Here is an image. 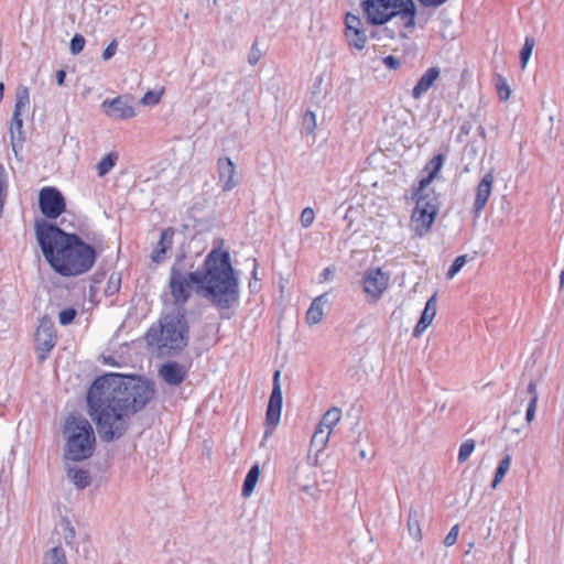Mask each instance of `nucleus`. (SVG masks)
<instances>
[{
  "instance_id": "35",
  "label": "nucleus",
  "mask_w": 564,
  "mask_h": 564,
  "mask_svg": "<svg viewBox=\"0 0 564 564\" xmlns=\"http://www.w3.org/2000/svg\"><path fill=\"white\" fill-rule=\"evenodd\" d=\"M219 176H234L235 166L230 159L224 158L218 161Z\"/></svg>"
},
{
  "instance_id": "10",
  "label": "nucleus",
  "mask_w": 564,
  "mask_h": 564,
  "mask_svg": "<svg viewBox=\"0 0 564 564\" xmlns=\"http://www.w3.org/2000/svg\"><path fill=\"white\" fill-rule=\"evenodd\" d=\"M36 354L40 362H43L56 344L54 324L43 317L35 333Z\"/></svg>"
},
{
  "instance_id": "40",
  "label": "nucleus",
  "mask_w": 564,
  "mask_h": 564,
  "mask_svg": "<svg viewBox=\"0 0 564 564\" xmlns=\"http://www.w3.org/2000/svg\"><path fill=\"white\" fill-rule=\"evenodd\" d=\"M346 31L361 30L362 22L360 18L351 13H347L345 18Z\"/></svg>"
},
{
  "instance_id": "42",
  "label": "nucleus",
  "mask_w": 564,
  "mask_h": 564,
  "mask_svg": "<svg viewBox=\"0 0 564 564\" xmlns=\"http://www.w3.org/2000/svg\"><path fill=\"white\" fill-rule=\"evenodd\" d=\"M259 475H260L259 465L254 464L249 469V496L252 494V491H253V489L256 487V484L258 481Z\"/></svg>"
},
{
  "instance_id": "17",
  "label": "nucleus",
  "mask_w": 564,
  "mask_h": 564,
  "mask_svg": "<svg viewBox=\"0 0 564 564\" xmlns=\"http://www.w3.org/2000/svg\"><path fill=\"white\" fill-rule=\"evenodd\" d=\"M159 375L167 384L178 386L185 380L187 369L176 361H169L160 367Z\"/></svg>"
},
{
  "instance_id": "2",
  "label": "nucleus",
  "mask_w": 564,
  "mask_h": 564,
  "mask_svg": "<svg viewBox=\"0 0 564 564\" xmlns=\"http://www.w3.org/2000/svg\"><path fill=\"white\" fill-rule=\"evenodd\" d=\"M35 235L45 260L58 274L76 276L94 267L96 250L77 234L66 232L57 225L42 221L36 223Z\"/></svg>"
},
{
  "instance_id": "19",
  "label": "nucleus",
  "mask_w": 564,
  "mask_h": 564,
  "mask_svg": "<svg viewBox=\"0 0 564 564\" xmlns=\"http://www.w3.org/2000/svg\"><path fill=\"white\" fill-rule=\"evenodd\" d=\"M440 76V70L436 67L429 68L419 79L417 84L412 89V97L420 99L435 83Z\"/></svg>"
},
{
  "instance_id": "25",
  "label": "nucleus",
  "mask_w": 564,
  "mask_h": 564,
  "mask_svg": "<svg viewBox=\"0 0 564 564\" xmlns=\"http://www.w3.org/2000/svg\"><path fill=\"white\" fill-rule=\"evenodd\" d=\"M43 564H67L65 551L61 546H55L45 552Z\"/></svg>"
},
{
  "instance_id": "9",
  "label": "nucleus",
  "mask_w": 564,
  "mask_h": 564,
  "mask_svg": "<svg viewBox=\"0 0 564 564\" xmlns=\"http://www.w3.org/2000/svg\"><path fill=\"white\" fill-rule=\"evenodd\" d=\"M389 275L379 268L368 269L364 274V291L370 302H377L389 285Z\"/></svg>"
},
{
  "instance_id": "53",
  "label": "nucleus",
  "mask_w": 564,
  "mask_h": 564,
  "mask_svg": "<svg viewBox=\"0 0 564 564\" xmlns=\"http://www.w3.org/2000/svg\"><path fill=\"white\" fill-rule=\"evenodd\" d=\"M424 7H440L447 0H419Z\"/></svg>"
},
{
  "instance_id": "7",
  "label": "nucleus",
  "mask_w": 564,
  "mask_h": 564,
  "mask_svg": "<svg viewBox=\"0 0 564 564\" xmlns=\"http://www.w3.org/2000/svg\"><path fill=\"white\" fill-rule=\"evenodd\" d=\"M15 104L12 113L11 124H10V135L12 143L15 141L23 140V119L22 111L25 110L30 105V94L29 88L25 86H19L15 90Z\"/></svg>"
},
{
  "instance_id": "26",
  "label": "nucleus",
  "mask_w": 564,
  "mask_h": 564,
  "mask_svg": "<svg viewBox=\"0 0 564 564\" xmlns=\"http://www.w3.org/2000/svg\"><path fill=\"white\" fill-rule=\"evenodd\" d=\"M511 463V456L509 454L505 455L503 458L499 462V465L496 469L495 477L491 484L492 488H496L506 476Z\"/></svg>"
},
{
  "instance_id": "6",
  "label": "nucleus",
  "mask_w": 564,
  "mask_h": 564,
  "mask_svg": "<svg viewBox=\"0 0 564 564\" xmlns=\"http://www.w3.org/2000/svg\"><path fill=\"white\" fill-rule=\"evenodd\" d=\"M199 271L183 272L176 265L170 270L169 288L173 297V310H185L184 305L189 300L193 289L200 294L199 291Z\"/></svg>"
},
{
  "instance_id": "60",
  "label": "nucleus",
  "mask_w": 564,
  "mask_h": 564,
  "mask_svg": "<svg viewBox=\"0 0 564 564\" xmlns=\"http://www.w3.org/2000/svg\"><path fill=\"white\" fill-rule=\"evenodd\" d=\"M560 284L561 286L564 285V271L561 272V275H560Z\"/></svg>"
},
{
  "instance_id": "55",
  "label": "nucleus",
  "mask_w": 564,
  "mask_h": 564,
  "mask_svg": "<svg viewBox=\"0 0 564 564\" xmlns=\"http://www.w3.org/2000/svg\"><path fill=\"white\" fill-rule=\"evenodd\" d=\"M65 77H66L65 70L59 69L56 72V82L59 86H62L64 84Z\"/></svg>"
},
{
  "instance_id": "21",
  "label": "nucleus",
  "mask_w": 564,
  "mask_h": 564,
  "mask_svg": "<svg viewBox=\"0 0 564 564\" xmlns=\"http://www.w3.org/2000/svg\"><path fill=\"white\" fill-rule=\"evenodd\" d=\"M325 302V295L317 296L311 303L306 312V322L310 325L318 324L323 319V303Z\"/></svg>"
},
{
  "instance_id": "28",
  "label": "nucleus",
  "mask_w": 564,
  "mask_h": 564,
  "mask_svg": "<svg viewBox=\"0 0 564 564\" xmlns=\"http://www.w3.org/2000/svg\"><path fill=\"white\" fill-rule=\"evenodd\" d=\"M329 436L330 432L317 426L312 436L311 444L316 447L317 451H322L326 446Z\"/></svg>"
},
{
  "instance_id": "23",
  "label": "nucleus",
  "mask_w": 564,
  "mask_h": 564,
  "mask_svg": "<svg viewBox=\"0 0 564 564\" xmlns=\"http://www.w3.org/2000/svg\"><path fill=\"white\" fill-rule=\"evenodd\" d=\"M340 419L341 410L337 406H332L324 413L317 426L332 433L333 427L340 421Z\"/></svg>"
},
{
  "instance_id": "61",
  "label": "nucleus",
  "mask_w": 564,
  "mask_h": 564,
  "mask_svg": "<svg viewBox=\"0 0 564 564\" xmlns=\"http://www.w3.org/2000/svg\"><path fill=\"white\" fill-rule=\"evenodd\" d=\"M359 456H360L361 458H366V457H367V454H366V452H365L364 449H361V451L359 452Z\"/></svg>"
},
{
  "instance_id": "14",
  "label": "nucleus",
  "mask_w": 564,
  "mask_h": 564,
  "mask_svg": "<svg viewBox=\"0 0 564 564\" xmlns=\"http://www.w3.org/2000/svg\"><path fill=\"white\" fill-rule=\"evenodd\" d=\"M383 9H389L391 19L400 15L406 19L405 26L413 28L415 24L416 6L413 0H384Z\"/></svg>"
},
{
  "instance_id": "12",
  "label": "nucleus",
  "mask_w": 564,
  "mask_h": 564,
  "mask_svg": "<svg viewBox=\"0 0 564 564\" xmlns=\"http://www.w3.org/2000/svg\"><path fill=\"white\" fill-rule=\"evenodd\" d=\"M101 109L106 116L116 120H126L135 116L134 108L130 104L129 96H118L113 99H105Z\"/></svg>"
},
{
  "instance_id": "47",
  "label": "nucleus",
  "mask_w": 564,
  "mask_h": 564,
  "mask_svg": "<svg viewBox=\"0 0 564 564\" xmlns=\"http://www.w3.org/2000/svg\"><path fill=\"white\" fill-rule=\"evenodd\" d=\"M262 56V52L258 47V43L254 42L249 53V64H257Z\"/></svg>"
},
{
  "instance_id": "50",
  "label": "nucleus",
  "mask_w": 564,
  "mask_h": 564,
  "mask_svg": "<svg viewBox=\"0 0 564 564\" xmlns=\"http://www.w3.org/2000/svg\"><path fill=\"white\" fill-rule=\"evenodd\" d=\"M536 404L538 403H534V400H530L529 401V404H528V408H527V413H525V420H527L528 423H531L534 420Z\"/></svg>"
},
{
  "instance_id": "31",
  "label": "nucleus",
  "mask_w": 564,
  "mask_h": 564,
  "mask_svg": "<svg viewBox=\"0 0 564 564\" xmlns=\"http://www.w3.org/2000/svg\"><path fill=\"white\" fill-rule=\"evenodd\" d=\"M534 45H535L534 39L525 37L524 44L520 52V63H521L522 68H524L527 66L528 61L532 54Z\"/></svg>"
},
{
  "instance_id": "33",
  "label": "nucleus",
  "mask_w": 564,
  "mask_h": 564,
  "mask_svg": "<svg viewBox=\"0 0 564 564\" xmlns=\"http://www.w3.org/2000/svg\"><path fill=\"white\" fill-rule=\"evenodd\" d=\"M474 449H475V441L474 440L465 441L459 447L458 457H457L458 463L459 464L465 463L469 458V456L471 455Z\"/></svg>"
},
{
  "instance_id": "24",
  "label": "nucleus",
  "mask_w": 564,
  "mask_h": 564,
  "mask_svg": "<svg viewBox=\"0 0 564 564\" xmlns=\"http://www.w3.org/2000/svg\"><path fill=\"white\" fill-rule=\"evenodd\" d=\"M348 45L350 47H354L358 51H361L366 46L367 36L365 34V31L361 30H354V31H346L345 32Z\"/></svg>"
},
{
  "instance_id": "11",
  "label": "nucleus",
  "mask_w": 564,
  "mask_h": 564,
  "mask_svg": "<svg viewBox=\"0 0 564 564\" xmlns=\"http://www.w3.org/2000/svg\"><path fill=\"white\" fill-rule=\"evenodd\" d=\"M279 378H280V371L278 370L274 372V376H273V389H272L271 395L269 398L268 408H267L265 435H269L271 433V431H269V427H271V429L276 427V425L280 422V417H281L283 395H282V390H281Z\"/></svg>"
},
{
  "instance_id": "29",
  "label": "nucleus",
  "mask_w": 564,
  "mask_h": 564,
  "mask_svg": "<svg viewBox=\"0 0 564 564\" xmlns=\"http://www.w3.org/2000/svg\"><path fill=\"white\" fill-rule=\"evenodd\" d=\"M118 153L116 152H111L109 154H107L98 164H97V170H98V174L99 176H104L106 175L107 173L110 172V170L116 165L117 161H118Z\"/></svg>"
},
{
  "instance_id": "4",
  "label": "nucleus",
  "mask_w": 564,
  "mask_h": 564,
  "mask_svg": "<svg viewBox=\"0 0 564 564\" xmlns=\"http://www.w3.org/2000/svg\"><path fill=\"white\" fill-rule=\"evenodd\" d=\"M145 339L159 356L169 357L183 350L188 343V325L185 310H173L163 315L159 325L151 326Z\"/></svg>"
},
{
  "instance_id": "22",
  "label": "nucleus",
  "mask_w": 564,
  "mask_h": 564,
  "mask_svg": "<svg viewBox=\"0 0 564 564\" xmlns=\"http://www.w3.org/2000/svg\"><path fill=\"white\" fill-rule=\"evenodd\" d=\"M67 477L78 489H84L90 485V476L88 470L68 467L67 468Z\"/></svg>"
},
{
  "instance_id": "41",
  "label": "nucleus",
  "mask_w": 564,
  "mask_h": 564,
  "mask_svg": "<svg viewBox=\"0 0 564 564\" xmlns=\"http://www.w3.org/2000/svg\"><path fill=\"white\" fill-rule=\"evenodd\" d=\"M314 218H315V214H314L313 208L306 207L301 213V217H300L301 225L304 228H308L313 224Z\"/></svg>"
},
{
  "instance_id": "48",
  "label": "nucleus",
  "mask_w": 564,
  "mask_h": 564,
  "mask_svg": "<svg viewBox=\"0 0 564 564\" xmlns=\"http://www.w3.org/2000/svg\"><path fill=\"white\" fill-rule=\"evenodd\" d=\"M383 64L390 69H398L401 65V62L395 56L388 55L383 57Z\"/></svg>"
},
{
  "instance_id": "51",
  "label": "nucleus",
  "mask_w": 564,
  "mask_h": 564,
  "mask_svg": "<svg viewBox=\"0 0 564 564\" xmlns=\"http://www.w3.org/2000/svg\"><path fill=\"white\" fill-rule=\"evenodd\" d=\"M527 392L530 394V400H534V403H538L539 393L536 389V384L533 380H531L527 387Z\"/></svg>"
},
{
  "instance_id": "56",
  "label": "nucleus",
  "mask_w": 564,
  "mask_h": 564,
  "mask_svg": "<svg viewBox=\"0 0 564 564\" xmlns=\"http://www.w3.org/2000/svg\"><path fill=\"white\" fill-rule=\"evenodd\" d=\"M237 185V183L234 181V178H228L226 184L224 185L223 189L224 191H230L231 188H234L235 186Z\"/></svg>"
},
{
  "instance_id": "52",
  "label": "nucleus",
  "mask_w": 564,
  "mask_h": 564,
  "mask_svg": "<svg viewBox=\"0 0 564 564\" xmlns=\"http://www.w3.org/2000/svg\"><path fill=\"white\" fill-rule=\"evenodd\" d=\"M165 252L166 250H164L163 248H155L151 256L152 261L156 263L161 262L163 260Z\"/></svg>"
},
{
  "instance_id": "39",
  "label": "nucleus",
  "mask_w": 564,
  "mask_h": 564,
  "mask_svg": "<svg viewBox=\"0 0 564 564\" xmlns=\"http://www.w3.org/2000/svg\"><path fill=\"white\" fill-rule=\"evenodd\" d=\"M76 310L73 307L64 308L58 314V321L62 325L70 324L76 317Z\"/></svg>"
},
{
  "instance_id": "59",
  "label": "nucleus",
  "mask_w": 564,
  "mask_h": 564,
  "mask_svg": "<svg viewBox=\"0 0 564 564\" xmlns=\"http://www.w3.org/2000/svg\"><path fill=\"white\" fill-rule=\"evenodd\" d=\"M478 130H479V134H480L482 138H486V131H485L484 127L479 126Z\"/></svg>"
},
{
  "instance_id": "16",
  "label": "nucleus",
  "mask_w": 564,
  "mask_h": 564,
  "mask_svg": "<svg viewBox=\"0 0 564 564\" xmlns=\"http://www.w3.org/2000/svg\"><path fill=\"white\" fill-rule=\"evenodd\" d=\"M437 214L435 209L426 212V209H413L411 216V228L419 237L425 236L432 228Z\"/></svg>"
},
{
  "instance_id": "37",
  "label": "nucleus",
  "mask_w": 564,
  "mask_h": 564,
  "mask_svg": "<svg viewBox=\"0 0 564 564\" xmlns=\"http://www.w3.org/2000/svg\"><path fill=\"white\" fill-rule=\"evenodd\" d=\"M173 230L171 228L164 229L161 232L160 241L158 243L159 248H163L164 250H167L172 247L173 243Z\"/></svg>"
},
{
  "instance_id": "57",
  "label": "nucleus",
  "mask_w": 564,
  "mask_h": 564,
  "mask_svg": "<svg viewBox=\"0 0 564 564\" xmlns=\"http://www.w3.org/2000/svg\"><path fill=\"white\" fill-rule=\"evenodd\" d=\"M247 491H248V488H247V476H246L243 481H242V485H241V495H242V497H247Z\"/></svg>"
},
{
  "instance_id": "13",
  "label": "nucleus",
  "mask_w": 564,
  "mask_h": 564,
  "mask_svg": "<svg viewBox=\"0 0 564 564\" xmlns=\"http://www.w3.org/2000/svg\"><path fill=\"white\" fill-rule=\"evenodd\" d=\"M434 178H421L419 188L414 193L416 199L414 209H426L431 212L435 209V214H438V198L431 188V183Z\"/></svg>"
},
{
  "instance_id": "49",
  "label": "nucleus",
  "mask_w": 564,
  "mask_h": 564,
  "mask_svg": "<svg viewBox=\"0 0 564 564\" xmlns=\"http://www.w3.org/2000/svg\"><path fill=\"white\" fill-rule=\"evenodd\" d=\"M117 52V41L113 40L111 43L105 48L102 53V58L105 61L110 59Z\"/></svg>"
},
{
  "instance_id": "58",
  "label": "nucleus",
  "mask_w": 564,
  "mask_h": 564,
  "mask_svg": "<svg viewBox=\"0 0 564 564\" xmlns=\"http://www.w3.org/2000/svg\"><path fill=\"white\" fill-rule=\"evenodd\" d=\"M3 94H4V84L3 83H0V101L2 100L3 98Z\"/></svg>"
},
{
  "instance_id": "36",
  "label": "nucleus",
  "mask_w": 564,
  "mask_h": 564,
  "mask_svg": "<svg viewBox=\"0 0 564 564\" xmlns=\"http://www.w3.org/2000/svg\"><path fill=\"white\" fill-rule=\"evenodd\" d=\"M466 261H467L466 254L458 256L453 261L452 265L449 267V269L446 273V278L449 280L453 279L460 271V269L465 265Z\"/></svg>"
},
{
  "instance_id": "32",
  "label": "nucleus",
  "mask_w": 564,
  "mask_h": 564,
  "mask_svg": "<svg viewBox=\"0 0 564 564\" xmlns=\"http://www.w3.org/2000/svg\"><path fill=\"white\" fill-rule=\"evenodd\" d=\"M496 89L501 101H507L511 95V89L502 76H498L496 80Z\"/></svg>"
},
{
  "instance_id": "18",
  "label": "nucleus",
  "mask_w": 564,
  "mask_h": 564,
  "mask_svg": "<svg viewBox=\"0 0 564 564\" xmlns=\"http://www.w3.org/2000/svg\"><path fill=\"white\" fill-rule=\"evenodd\" d=\"M437 296L433 294L426 302L421 317L413 329V337H420L426 328L432 324L436 314Z\"/></svg>"
},
{
  "instance_id": "62",
  "label": "nucleus",
  "mask_w": 564,
  "mask_h": 564,
  "mask_svg": "<svg viewBox=\"0 0 564 564\" xmlns=\"http://www.w3.org/2000/svg\"><path fill=\"white\" fill-rule=\"evenodd\" d=\"M69 536L73 539L75 536V531L73 528L69 529Z\"/></svg>"
},
{
  "instance_id": "54",
  "label": "nucleus",
  "mask_w": 564,
  "mask_h": 564,
  "mask_svg": "<svg viewBox=\"0 0 564 564\" xmlns=\"http://www.w3.org/2000/svg\"><path fill=\"white\" fill-rule=\"evenodd\" d=\"M473 128V124L468 121L463 122V124L459 128V135H468L470 130Z\"/></svg>"
},
{
  "instance_id": "15",
  "label": "nucleus",
  "mask_w": 564,
  "mask_h": 564,
  "mask_svg": "<svg viewBox=\"0 0 564 564\" xmlns=\"http://www.w3.org/2000/svg\"><path fill=\"white\" fill-rule=\"evenodd\" d=\"M381 4H386L384 0L362 1L361 7L368 23L372 25H381L391 20L390 10L383 9Z\"/></svg>"
},
{
  "instance_id": "8",
  "label": "nucleus",
  "mask_w": 564,
  "mask_h": 564,
  "mask_svg": "<svg viewBox=\"0 0 564 564\" xmlns=\"http://www.w3.org/2000/svg\"><path fill=\"white\" fill-rule=\"evenodd\" d=\"M39 206L42 214L48 219H56L65 208V199L55 187H44L39 195Z\"/></svg>"
},
{
  "instance_id": "38",
  "label": "nucleus",
  "mask_w": 564,
  "mask_h": 564,
  "mask_svg": "<svg viewBox=\"0 0 564 564\" xmlns=\"http://www.w3.org/2000/svg\"><path fill=\"white\" fill-rule=\"evenodd\" d=\"M85 37L82 34H75L73 39L70 40V52L73 55L79 54L85 46Z\"/></svg>"
},
{
  "instance_id": "34",
  "label": "nucleus",
  "mask_w": 564,
  "mask_h": 564,
  "mask_svg": "<svg viewBox=\"0 0 564 564\" xmlns=\"http://www.w3.org/2000/svg\"><path fill=\"white\" fill-rule=\"evenodd\" d=\"M303 128L307 134H313L317 128L316 116L307 110L303 116Z\"/></svg>"
},
{
  "instance_id": "27",
  "label": "nucleus",
  "mask_w": 564,
  "mask_h": 564,
  "mask_svg": "<svg viewBox=\"0 0 564 564\" xmlns=\"http://www.w3.org/2000/svg\"><path fill=\"white\" fill-rule=\"evenodd\" d=\"M408 531L412 538L420 540L422 532L420 528L419 514L415 510L411 509L408 517Z\"/></svg>"
},
{
  "instance_id": "30",
  "label": "nucleus",
  "mask_w": 564,
  "mask_h": 564,
  "mask_svg": "<svg viewBox=\"0 0 564 564\" xmlns=\"http://www.w3.org/2000/svg\"><path fill=\"white\" fill-rule=\"evenodd\" d=\"M445 161L444 154H437L433 159H431L425 167L424 172L426 173V176H437L438 172L441 171L443 164Z\"/></svg>"
},
{
  "instance_id": "46",
  "label": "nucleus",
  "mask_w": 564,
  "mask_h": 564,
  "mask_svg": "<svg viewBox=\"0 0 564 564\" xmlns=\"http://www.w3.org/2000/svg\"><path fill=\"white\" fill-rule=\"evenodd\" d=\"M258 264L257 262L254 261V267H253V270L251 272L252 274V279L254 280V283H251L249 282V292L253 293V292H258L260 290V278L258 276V269H257Z\"/></svg>"
},
{
  "instance_id": "43",
  "label": "nucleus",
  "mask_w": 564,
  "mask_h": 564,
  "mask_svg": "<svg viewBox=\"0 0 564 564\" xmlns=\"http://www.w3.org/2000/svg\"><path fill=\"white\" fill-rule=\"evenodd\" d=\"M121 278L119 274L112 273L108 281L107 293L115 294L119 291Z\"/></svg>"
},
{
  "instance_id": "5",
  "label": "nucleus",
  "mask_w": 564,
  "mask_h": 564,
  "mask_svg": "<svg viewBox=\"0 0 564 564\" xmlns=\"http://www.w3.org/2000/svg\"><path fill=\"white\" fill-rule=\"evenodd\" d=\"M63 433L66 437L65 458L80 462L93 455L96 436L86 417L69 414L65 420Z\"/></svg>"
},
{
  "instance_id": "1",
  "label": "nucleus",
  "mask_w": 564,
  "mask_h": 564,
  "mask_svg": "<svg viewBox=\"0 0 564 564\" xmlns=\"http://www.w3.org/2000/svg\"><path fill=\"white\" fill-rule=\"evenodd\" d=\"M153 383L135 376L107 373L94 380L88 389L87 413L102 442L121 438L131 420L153 399Z\"/></svg>"
},
{
  "instance_id": "45",
  "label": "nucleus",
  "mask_w": 564,
  "mask_h": 564,
  "mask_svg": "<svg viewBox=\"0 0 564 564\" xmlns=\"http://www.w3.org/2000/svg\"><path fill=\"white\" fill-rule=\"evenodd\" d=\"M160 101V94H156L154 91H148L144 94V96L141 98L142 105H155Z\"/></svg>"
},
{
  "instance_id": "44",
  "label": "nucleus",
  "mask_w": 564,
  "mask_h": 564,
  "mask_svg": "<svg viewBox=\"0 0 564 564\" xmlns=\"http://www.w3.org/2000/svg\"><path fill=\"white\" fill-rule=\"evenodd\" d=\"M458 532H459V528L458 525H454L449 532L447 533V535L445 536L444 539V544L446 546H452L456 543L457 541V538H458Z\"/></svg>"
},
{
  "instance_id": "3",
  "label": "nucleus",
  "mask_w": 564,
  "mask_h": 564,
  "mask_svg": "<svg viewBox=\"0 0 564 564\" xmlns=\"http://www.w3.org/2000/svg\"><path fill=\"white\" fill-rule=\"evenodd\" d=\"M199 271L200 294L219 308H229L238 300V281L228 251L213 249Z\"/></svg>"
},
{
  "instance_id": "63",
  "label": "nucleus",
  "mask_w": 564,
  "mask_h": 564,
  "mask_svg": "<svg viewBox=\"0 0 564 564\" xmlns=\"http://www.w3.org/2000/svg\"><path fill=\"white\" fill-rule=\"evenodd\" d=\"M323 273H324V275H328V273H329V269H328V268H326V269L324 270V272H323Z\"/></svg>"
},
{
  "instance_id": "20",
  "label": "nucleus",
  "mask_w": 564,
  "mask_h": 564,
  "mask_svg": "<svg viewBox=\"0 0 564 564\" xmlns=\"http://www.w3.org/2000/svg\"><path fill=\"white\" fill-rule=\"evenodd\" d=\"M492 189V178H481L477 186L476 198L474 203V214L479 216L480 212L485 208Z\"/></svg>"
}]
</instances>
